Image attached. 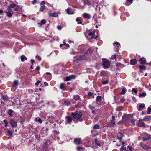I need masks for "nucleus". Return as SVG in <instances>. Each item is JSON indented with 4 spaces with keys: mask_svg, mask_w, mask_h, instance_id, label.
I'll return each mask as SVG.
<instances>
[{
    "mask_svg": "<svg viewBox=\"0 0 151 151\" xmlns=\"http://www.w3.org/2000/svg\"><path fill=\"white\" fill-rule=\"evenodd\" d=\"M93 51V50L91 48H90L87 51V52L84 56H81V57L77 58V59L80 60L86 59V58L88 57V56L91 55Z\"/></svg>",
    "mask_w": 151,
    "mask_h": 151,
    "instance_id": "1",
    "label": "nucleus"
},
{
    "mask_svg": "<svg viewBox=\"0 0 151 151\" xmlns=\"http://www.w3.org/2000/svg\"><path fill=\"white\" fill-rule=\"evenodd\" d=\"M103 66L104 69L109 68L110 65L109 61L106 59H103Z\"/></svg>",
    "mask_w": 151,
    "mask_h": 151,
    "instance_id": "2",
    "label": "nucleus"
},
{
    "mask_svg": "<svg viewBox=\"0 0 151 151\" xmlns=\"http://www.w3.org/2000/svg\"><path fill=\"white\" fill-rule=\"evenodd\" d=\"M72 116L75 119H78L82 116V114L80 112L76 111L72 113Z\"/></svg>",
    "mask_w": 151,
    "mask_h": 151,
    "instance_id": "3",
    "label": "nucleus"
},
{
    "mask_svg": "<svg viewBox=\"0 0 151 151\" xmlns=\"http://www.w3.org/2000/svg\"><path fill=\"white\" fill-rule=\"evenodd\" d=\"M5 12L7 16L9 17H11L13 14V12L10 9V6H9L6 9Z\"/></svg>",
    "mask_w": 151,
    "mask_h": 151,
    "instance_id": "4",
    "label": "nucleus"
},
{
    "mask_svg": "<svg viewBox=\"0 0 151 151\" xmlns=\"http://www.w3.org/2000/svg\"><path fill=\"white\" fill-rule=\"evenodd\" d=\"M76 78V76L73 75H71L68 76H67L66 78L65 81H68L72 80L73 79H75Z\"/></svg>",
    "mask_w": 151,
    "mask_h": 151,
    "instance_id": "5",
    "label": "nucleus"
},
{
    "mask_svg": "<svg viewBox=\"0 0 151 151\" xmlns=\"http://www.w3.org/2000/svg\"><path fill=\"white\" fill-rule=\"evenodd\" d=\"M10 124L12 127L13 128L16 127L17 126L16 122L13 119L11 120L10 121Z\"/></svg>",
    "mask_w": 151,
    "mask_h": 151,
    "instance_id": "6",
    "label": "nucleus"
},
{
    "mask_svg": "<svg viewBox=\"0 0 151 151\" xmlns=\"http://www.w3.org/2000/svg\"><path fill=\"white\" fill-rule=\"evenodd\" d=\"M74 142L75 144L79 145L81 143V139L80 138H76L74 140Z\"/></svg>",
    "mask_w": 151,
    "mask_h": 151,
    "instance_id": "7",
    "label": "nucleus"
},
{
    "mask_svg": "<svg viewBox=\"0 0 151 151\" xmlns=\"http://www.w3.org/2000/svg\"><path fill=\"white\" fill-rule=\"evenodd\" d=\"M151 119V117L149 116H145L143 119V121H150Z\"/></svg>",
    "mask_w": 151,
    "mask_h": 151,
    "instance_id": "8",
    "label": "nucleus"
},
{
    "mask_svg": "<svg viewBox=\"0 0 151 151\" xmlns=\"http://www.w3.org/2000/svg\"><path fill=\"white\" fill-rule=\"evenodd\" d=\"M83 17L85 18L90 19L91 18V16L88 14L84 13L83 14Z\"/></svg>",
    "mask_w": 151,
    "mask_h": 151,
    "instance_id": "9",
    "label": "nucleus"
},
{
    "mask_svg": "<svg viewBox=\"0 0 151 151\" xmlns=\"http://www.w3.org/2000/svg\"><path fill=\"white\" fill-rule=\"evenodd\" d=\"M139 61L141 64H145L146 63L145 59L144 58H142L140 59Z\"/></svg>",
    "mask_w": 151,
    "mask_h": 151,
    "instance_id": "10",
    "label": "nucleus"
},
{
    "mask_svg": "<svg viewBox=\"0 0 151 151\" xmlns=\"http://www.w3.org/2000/svg\"><path fill=\"white\" fill-rule=\"evenodd\" d=\"M150 139H151V136L148 134H147V136L145 137H143L142 138L143 141H145V140H147Z\"/></svg>",
    "mask_w": 151,
    "mask_h": 151,
    "instance_id": "11",
    "label": "nucleus"
},
{
    "mask_svg": "<svg viewBox=\"0 0 151 151\" xmlns=\"http://www.w3.org/2000/svg\"><path fill=\"white\" fill-rule=\"evenodd\" d=\"M2 99L5 101H7L8 100V98L7 96L6 95H2L1 94Z\"/></svg>",
    "mask_w": 151,
    "mask_h": 151,
    "instance_id": "12",
    "label": "nucleus"
},
{
    "mask_svg": "<svg viewBox=\"0 0 151 151\" xmlns=\"http://www.w3.org/2000/svg\"><path fill=\"white\" fill-rule=\"evenodd\" d=\"M65 84L63 83H61L60 84V89H62L63 91H65V89L64 88L65 87Z\"/></svg>",
    "mask_w": 151,
    "mask_h": 151,
    "instance_id": "13",
    "label": "nucleus"
},
{
    "mask_svg": "<svg viewBox=\"0 0 151 151\" xmlns=\"http://www.w3.org/2000/svg\"><path fill=\"white\" fill-rule=\"evenodd\" d=\"M137 63V61L136 59H133L130 60V63L131 64L134 65L135 64Z\"/></svg>",
    "mask_w": 151,
    "mask_h": 151,
    "instance_id": "14",
    "label": "nucleus"
},
{
    "mask_svg": "<svg viewBox=\"0 0 151 151\" xmlns=\"http://www.w3.org/2000/svg\"><path fill=\"white\" fill-rule=\"evenodd\" d=\"M138 126L140 127H143L145 126V123L142 121H140L138 123Z\"/></svg>",
    "mask_w": 151,
    "mask_h": 151,
    "instance_id": "15",
    "label": "nucleus"
},
{
    "mask_svg": "<svg viewBox=\"0 0 151 151\" xmlns=\"http://www.w3.org/2000/svg\"><path fill=\"white\" fill-rule=\"evenodd\" d=\"M119 134L120 135L121 137H117V139L120 142H121L122 140V137L123 136V134L122 133H120Z\"/></svg>",
    "mask_w": 151,
    "mask_h": 151,
    "instance_id": "16",
    "label": "nucleus"
},
{
    "mask_svg": "<svg viewBox=\"0 0 151 151\" xmlns=\"http://www.w3.org/2000/svg\"><path fill=\"white\" fill-rule=\"evenodd\" d=\"M76 21L77 22L78 24H80L82 23L81 21V19L80 17H78L76 19Z\"/></svg>",
    "mask_w": 151,
    "mask_h": 151,
    "instance_id": "17",
    "label": "nucleus"
},
{
    "mask_svg": "<svg viewBox=\"0 0 151 151\" xmlns=\"http://www.w3.org/2000/svg\"><path fill=\"white\" fill-rule=\"evenodd\" d=\"M145 105L144 104H142L140 105L139 106V109H138V111H140L142 110V108H144Z\"/></svg>",
    "mask_w": 151,
    "mask_h": 151,
    "instance_id": "18",
    "label": "nucleus"
},
{
    "mask_svg": "<svg viewBox=\"0 0 151 151\" xmlns=\"http://www.w3.org/2000/svg\"><path fill=\"white\" fill-rule=\"evenodd\" d=\"M18 82L17 80H14L13 83V86L15 87L18 85Z\"/></svg>",
    "mask_w": 151,
    "mask_h": 151,
    "instance_id": "19",
    "label": "nucleus"
},
{
    "mask_svg": "<svg viewBox=\"0 0 151 151\" xmlns=\"http://www.w3.org/2000/svg\"><path fill=\"white\" fill-rule=\"evenodd\" d=\"M101 96H98L96 98V100L97 102H100L101 101Z\"/></svg>",
    "mask_w": 151,
    "mask_h": 151,
    "instance_id": "20",
    "label": "nucleus"
},
{
    "mask_svg": "<svg viewBox=\"0 0 151 151\" xmlns=\"http://www.w3.org/2000/svg\"><path fill=\"white\" fill-rule=\"evenodd\" d=\"M49 15L50 16L52 17H56L58 16V14L55 13H50Z\"/></svg>",
    "mask_w": 151,
    "mask_h": 151,
    "instance_id": "21",
    "label": "nucleus"
},
{
    "mask_svg": "<svg viewBox=\"0 0 151 151\" xmlns=\"http://www.w3.org/2000/svg\"><path fill=\"white\" fill-rule=\"evenodd\" d=\"M67 119V121L68 122H70L72 120V118L70 117L69 116H67L66 117Z\"/></svg>",
    "mask_w": 151,
    "mask_h": 151,
    "instance_id": "22",
    "label": "nucleus"
},
{
    "mask_svg": "<svg viewBox=\"0 0 151 151\" xmlns=\"http://www.w3.org/2000/svg\"><path fill=\"white\" fill-rule=\"evenodd\" d=\"M66 12L68 14H73V12L70 10V8H68L66 10Z\"/></svg>",
    "mask_w": 151,
    "mask_h": 151,
    "instance_id": "23",
    "label": "nucleus"
},
{
    "mask_svg": "<svg viewBox=\"0 0 151 151\" xmlns=\"http://www.w3.org/2000/svg\"><path fill=\"white\" fill-rule=\"evenodd\" d=\"M21 61L22 62H23L24 60H27V58L24 55H22L21 57Z\"/></svg>",
    "mask_w": 151,
    "mask_h": 151,
    "instance_id": "24",
    "label": "nucleus"
},
{
    "mask_svg": "<svg viewBox=\"0 0 151 151\" xmlns=\"http://www.w3.org/2000/svg\"><path fill=\"white\" fill-rule=\"evenodd\" d=\"M146 95L145 92H143L142 93H139V97H145Z\"/></svg>",
    "mask_w": 151,
    "mask_h": 151,
    "instance_id": "25",
    "label": "nucleus"
},
{
    "mask_svg": "<svg viewBox=\"0 0 151 151\" xmlns=\"http://www.w3.org/2000/svg\"><path fill=\"white\" fill-rule=\"evenodd\" d=\"M128 115H126L125 116H123V120L124 121H127L128 119Z\"/></svg>",
    "mask_w": 151,
    "mask_h": 151,
    "instance_id": "26",
    "label": "nucleus"
},
{
    "mask_svg": "<svg viewBox=\"0 0 151 151\" xmlns=\"http://www.w3.org/2000/svg\"><path fill=\"white\" fill-rule=\"evenodd\" d=\"M45 9V6H42L40 9V11L41 12H43Z\"/></svg>",
    "mask_w": 151,
    "mask_h": 151,
    "instance_id": "27",
    "label": "nucleus"
},
{
    "mask_svg": "<svg viewBox=\"0 0 151 151\" xmlns=\"http://www.w3.org/2000/svg\"><path fill=\"white\" fill-rule=\"evenodd\" d=\"M142 147L143 149L146 150H148L149 149H151V147L146 146H145V147Z\"/></svg>",
    "mask_w": 151,
    "mask_h": 151,
    "instance_id": "28",
    "label": "nucleus"
},
{
    "mask_svg": "<svg viewBox=\"0 0 151 151\" xmlns=\"http://www.w3.org/2000/svg\"><path fill=\"white\" fill-rule=\"evenodd\" d=\"M14 111L12 109H9V110L8 112V114L10 116H12L13 114H12V113Z\"/></svg>",
    "mask_w": 151,
    "mask_h": 151,
    "instance_id": "29",
    "label": "nucleus"
},
{
    "mask_svg": "<svg viewBox=\"0 0 151 151\" xmlns=\"http://www.w3.org/2000/svg\"><path fill=\"white\" fill-rule=\"evenodd\" d=\"M88 94L89 96H92V97L94 98V94L93 93L90 92H88Z\"/></svg>",
    "mask_w": 151,
    "mask_h": 151,
    "instance_id": "30",
    "label": "nucleus"
},
{
    "mask_svg": "<svg viewBox=\"0 0 151 151\" xmlns=\"http://www.w3.org/2000/svg\"><path fill=\"white\" fill-rule=\"evenodd\" d=\"M80 98V97L78 95H76L74 96V99L76 100H79Z\"/></svg>",
    "mask_w": 151,
    "mask_h": 151,
    "instance_id": "31",
    "label": "nucleus"
},
{
    "mask_svg": "<svg viewBox=\"0 0 151 151\" xmlns=\"http://www.w3.org/2000/svg\"><path fill=\"white\" fill-rule=\"evenodd\" d=\"M126 89L125 88H123L122 89V92H121L120 94L121 95L124 94L126 92Z\"/></svg>",
    "mask_w": 151,
    "mask_h": 151,
    "instance_id": "32",
    "label": "nucleus"
},
{
    "mask_svg": "<svg viewBox=\"0 0 151 151\" xmlns=\"http://www.w3.org/2000/svg\"><path fill=\"white\" fill-rule=\"evenodd\" d=\"M151 113V108L148 107L147 109V114H150Z\"/></svg>",
    "mask_w": 151,
    "mask_h": 151,
    "instance_id": "33",
    "label": "nucleus"
},
{
    "mask_svg": "<svg viewBox=\"0 0 151 151\" xmlns=\"http://www.w3.org/2000/svg\"><path fill=\"white\" fill-rule=\"evenodd\" d=\"M88 107L91 110H93L95 109V107L92 106L91 105H89L88 106Z\"/></svg>",
    "mask_w": 151,
    "mask_h": 151,
    "instance_id": "34",
    "label": "nucleus"
},
{
    "mask_svg": "<svg viewBox=\"0 0 151 151\" xmlns=\"http://www.w3.org/2000/svg\"><path fill=\"white\" fill-rule=\"evenodd\" d=\"M94 128L96 129H99V126L98 124H96L94 125Z\"/></svg>",
    "mask_w": 151,
    "mask_h": 151,
    "instance_id": "35",
    "label": "nucleus"
},
{
    "mask_svg": "<svg viewBox=\"0 0 151 151\" xmlns=\"http://www.w3.org/2000/svg\"><path fill=\"white\" fill-rule=\"evenodd\" d=\"M132 91L134 92L136 94H137V88H133L132 89Z\"/></svg>",
    "mask_w": 151,
    "mask_h": 151,
    "instance_id": "36",
    "label": "nucleus"
},
{
    "mask_svg": "<svg viewBox=\"0 0 151 151\" xmlns=\"http://www.w3.org/2000/svg\"><path fill=\"white\" fill-rule=\"evenodd\" d=\"M15 6L16 4H14V3H12L9 6H10V9H11V8H12L14 7Z\"/></svg>",
    "mask_w": 151,
    "mask_h": 151,
    "instance_id": "37",
    "label": "nucleus"
},
{
    "mask_svg": "<svg viewBox=\"0 0 151 151\" xmlns=\"http://www.w3.org/2000/svg\"><path fill=\"white\" fill-rule=\"evenodd\" d=\"M101 75L102 77H104L106 76V72L105 71H102L101 73Z\"/></svg>",
    "mask_w": 151,
    "mask_h": 151,
    "instance_id": "38",
    "label": "nucleus"
},
{
    "mask_svg": "<svg viewBox=\"0 0 151 151\" xmlns=\"http://www.w3.org/2000/svg\"><path fill=\"white\" fill-rule=\"evenodd\" d=\"M123 150H126V148L124 146H122L120 149V151H122Z\"/></svg>",
    "mask_w": 151,
    "mask_h": 151,
    "instance_id": "39",
    "label": "nucleus"
},
{
    "mask_svg": "<svg viewBox=\"0 0 151 151\" xmlns=\"http://www.w3.org/2000/svg\"><path fill=\"white\" fill-rule=\"evenodd\" d=\"M139 68L141 70L145 69V66L144 65H140L139 66Z\"/></svg>",
    "mask_w": 151,
    "mask_h": 151,
    "instance_id": "40",
    "label": "nucleus"
},
{
    "mask_svg": "<svg viewBox=\"0 0 151 151\" xmlns=\"http://www.w3.org/2000/svg\"><path fill=\"white\" fill-rule=\"evenodd\" d=\"M95 32H90L88 34V35L89 36H93Z\"/></svg>",
    "mask_w": 151,
    "mask_h": 151,
    "instance_id": "41",
    "label": "nucleus"
},
{
    "mask_svg": "<svg viewBox=\"0 0 151 151\" xmlns=\"http://www.w3.org/2000/svg\"><path fill=\"white\" fill-rule=\"evenodd\" d=\"M41 23L42 24H45L46 23V21L45 20L42 19L41 21Z\"/></svg>",
    "mask_w": 151,
    "mask_h": 151,
    "instance_id": "42",
    "label": "nucleus"
},
{
    "mask_svg": "<svg viewBox=\"0 0 151 151\" xmlns=\"http://www.w3.org/2000/svg\"><path fill=\"white\" fill-rule=\"evenodd\" d=\"M41 82V81L40 80H38L37 81V82L35 83V84L36 86H37L39 84H40Z\"/></svg>",
    "mask_w": 151,
    "mask_h": 151,
    "instance_id": "43",
    "label": "nucleus"
},
{
    "mask_svg": "<svg viewBox=\"0 0 151 151\" xmlns=\"http://www.w3.org/2000/svg\"><path fill=\"white\" fill-rule=\"evenodd\" d=\"M114 120H111V125H114L115 122H114Z\"/></svg>",
    "mask_w": 151,
    "mask_h": 151,
    "instance_id": "44",
    "label": "nucleus"
},
{
    "mask_svg": "<svg viewBox=\"0 0 151 151\" xmlns=\"http://www.w3.org/2000/svg\"><path fill=\"white\" fill-rule=\"evenodd\" d=\"M77 149L78 151H82V148L79 147H78Z\"/></svg>",
    "mask_w": 151,
    "mask_h": 151,
    "instance_id": "45",
    "label": "nucleus"
},
{
    "mask_svg": "<svg viewBox=\"0 0 151 151\" xmlns=\"http://www.w3.org/2000/svg\"><path fill=\"white\" fill-rule=\"evenodd\" d=\"M103 84L104 85L108 83V81H103Z\"/></svg>",
    "mask_w": 151,
    "mask_h": 151,
    "instance_id": "46",
    "label": "nucleus"
},
{
    "mask_svg": "<svg viewBox=\"0 0 151 151\" xmlns=\"http://www.w3.org/2000/svg\"><path fill=\"white\" fill-rule=\"evenodd\" d=\"M7 132L8 134V135L10 136L12 135V133L9 130L7 131Z\"/></svg>",
    "mask_w": 151,
    "mask_h": 151,
    "instance_id": "47",
    "label": "nucleus"
},
{
    "mask_svg": "<svg viewBox=\"0 0 151 151\" xmlns=\"http://www.w3.org/2000/svg\"><path fill=\"white\" fill-rule=\"evenodd\" d=\"M57 28L58 30H60L62 28L60 26L58 25L57 26Z\"/></svg>",
    "mask_w": 151,
    "mask_h": 151,
    "instance_id": "48",
    "label": "nucleus"
},
{
    "mask_svg": "<svg viewBox=\"0 0 151 151\" xmlns=\"http://www.w3.org/2000/svg\"><path fill=\"white\" fill-rule=\"evenodd\" d=\"M45 4V1H42L40 3V5H43L44 4Z\"/></svg>",
    "mask_w": 151,
    "mask_h": 151,
    "instance_id": "49",
    "label": "nucleus"
},
{
    "mask_svg": "<svg viewBox=\"0 0 151 151\" xmlns=\"http://www.w3.org/2000/svg\"><path fill=\"white\" fill-rule=\"evenodd\" d=\"M36 58H37L39 61H40L41 60V58L40 56H36Z\"/></svg>",
    "mask_w": 151,
    "mask_h": 151,
    "instance_id": "50",
    "label": "nucleus"
},
{
    "mask_svg": "<svg viewBox=\"0 0 151 151\" xmlns=\"http://www.w3.org/2000/svg\"><path fill=\"white\" fill-rule=\"evenodd\" d=\"M38 121L39 122L40 124H41L42 123V121L40 118L38 119Z\"/></svg>",
    "mask_w": 151,
    "mask_h": 151,
    "instance_id": "51",
    "label": "nucleus"
},
{
    "mask_svg": "<svg viewBox=\"0 0 151 151\" xmlns=\"http://www.w3.org/2000/svg\"><path fill=\"white\" fill-rule=\"evenodd\" d=\"M122 109V108L121 107H118L116 109L118 111H120Z\"/></svg>",
    "mask_w": 151,
    "mask_h": 151,
    "instance_id": "52",
    "label": "nucleus"
},
{
    "mask_svg": "<svg viewBox=\"0 0 151 151\" xmlns=\"http://www.w3.org/2000/svg\"><path fill=\"white\" fill-rule=\"evenodd\" d=\"M3 122L5 124H8L7 121L6 120H4L3 121Z\"/></svg>",
    "mask_w": 151,
    "mask_h": 151,
    "instance_id": "53",
    "label": "nucleus"
},
{
    "mask_svg": "<svg viewBox=\"0 0 151 151\" xmlns=\"http://www.w3.org/2000/svg\"><path fill=\"white\" fill-rule=\"evenodd\" d=\"M127 148H128L129 149V150H130V151H132V147L130 146H127Z\"/></svg>",
    "mask_w": 151,
    "mask_h": 151,
    "instance_id": "54",
    "label": "nucleus"
},
{
    "mask_svg": "<svg viewBox=\"0 0 151 151\" xmlns=\"http://www.w3.org/2000/svg\"><path fill=\"white\" fill-rule=\"evenodd\" d=\"M40 69V67L39 66H38L36 67V70H39Z\"/></svg>",
    "mask_w": 151,
    "mask_h": 151,
    "instance_id": "55",
    "label": "nucleus"
},
{
    "mask_svg": "<svg viewBox=\"0 0 151 151\" xmlns=\"http://www.w3.org/2000/svg\"><path fill=\"white\" fill-rule=\"evenodd\" d=\"M44 85L45 86H47L48 85V83L45 82H44Z\"/></svg>",
    "mask_w": 151,
    "mask_h": 151,
    "instance_id": "56",
    "label": "nucleus"
},
{
    "mask_svg": "<svg viewBox=\"0 0 151 151\" xmlns=\"http://www.w3.org/2000/svg\"><path fill=\"white\" fill-rule=\"evenodd\" d=\"M125 99H121L120 101L122 102L123 103L125 101Z\"/></svg>",
    "mask_w": 151,
    "mask_h": 151,
    "instance_id": "57",
    "label": "nucleus"
},
{
    "mask_svg": "<svg viewBox=\"0 0 151 151\" xmlns=\"http://www.w3.org/2000/svg\"><path fill=\"white\" fill-rule=\"evenodd\" d=\"M37 1L36 0H34L32 1V4H34L36 3Z\"/></svg>",
    "mask_w": 151,
    "mask_h": 151,
    "instance_id": "58",
    "label": "nucleus"
},
{
    "mask_svg": "<svg viewBox=\"0 0 151 151\" xmlns=\"http://www.w3.org/2000/svg\"><path fill=\"white\" fill-rule=\"evenodd\" d=\"M31 61V63H34L35 62V61L34 60H32V59H31L30 60Z\"/></svg>",
    "mask_w": 151,
    "mask_h": 151,
    "instance_id": "59",
    "label": "nucleus"
},
{
    "mask_svg": "<svg viewBox=\"0 0 151 151\" xmlns=\"http://www.w3.org/2000/svg\"><path fill=\"white\" fill-rule=\"evenodd\" d=\"M133 0H127V1L130 2L131 3H132Z\"/></svg>",
    "mask_w": 151,
    "mask_h": 151,
    "instance_id": "60",
    "label": "nucleus"
},
{
    "mask_svg": "<svg viewBox=\"0 0 151 151\" xmlns=\"http://www.w3.org/2000/svg\"><path fill=\"white\" fill-rule=\"evenodd\" d=\"M3 12V11L2 10H0V14H1Z\"/></svg>",
    "mask_w": 151,
    "mask_h": 151,
    "instance_id": "61",
    "label": "nucleus"
},
{
    "mask_svg": "<svg viewBox=\"0 0 151 151\" xmlns=\"http://www.w3.org/2000/svg\"><path fill=\"white\" fill-rule=\"evenodd\" d=\"M115 44H116V45H120V44H119V42H116L115 43Z\"/></svg>",
    "mask_w": 151,
    "mask_h": 151,
    "instance_id": "62",
    "label": "nucleus"
},
{
    "mask_svg": "<svg viewBox=\"0 0 151 151\" xmlns=\"http://www.w3.org/2000/svg\"><path fill=\"white\" fill-rule=\"evenodd\" d=\"M54 132L55 133L57 134H59V133L58 132H57L56 131H54Z\"/></svg>",
    "mask_w": 151,
    "mask_h": 151,
    "instance_id": "63",
    "label": "nucleus"
},
{
    "mask_svg": "<svg viewBox=\"0 0 151 151\" xmlns=\"http://www.w3.org/2000/svg\"><path fill=\"white\" fill-rule=\"evenodd\" d=\"M116 55L115 54L113 55V58H114V59L116 58Z\"/></svg>",
    "mask_w": 151,
    "mask_h": 151,
    "instance_id": "64",
    "label": "nucleus"
}]
</instances>
